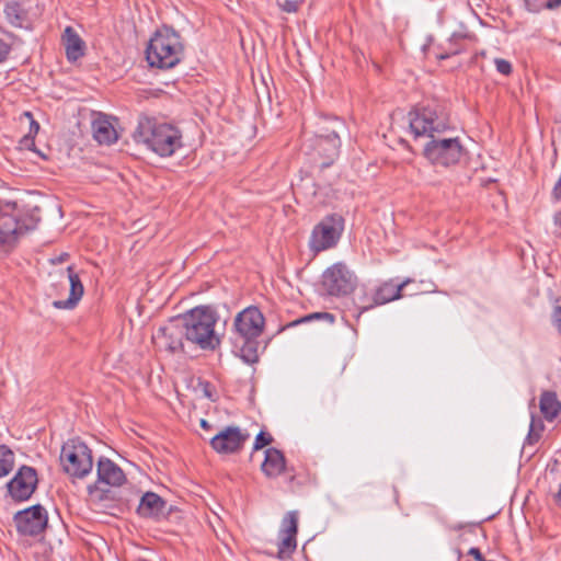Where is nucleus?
<instances>
[{
  "label": "nucleus",
  "instance_id": "1",
  "mask_svg": "<svg viewBox=\"0 0 561 561\" xmlns=\"http://www.w3.org/2000/svg\"><path fill=\"white\" fill-rule=\"evenodd\" d=\"M409 125L415 137L426 136L431 139L423 149L431 164L448 168L459 163L466 151L459 138L438 136L453 129L449 112L444 104L432 102L415 106L409 112Z\"/></svg>",
  "mask_w": 561,
  "mask_h": 561
},
{
  "label": "nucleus",
  "instance_id": "2",
  "mask_svg": "<svg viewBox=\"0 0 561 561\" xmlns=\"http://www.w3.org/2000/svg\"><path fill=\"white\" fill-rule=\"evenodd\" d=\"M264 327L265 318L255 306H250L236 316L232 343L245 364L252 365L259 362V337Z\"/></svg>",
  "mask_w": 561,
  "mask_h": 561
},
{
  "label": "nucleus",
  "instance_id": "3",
  "mask_svg": "<svg viewBox=\"0 0 561 561\" xmlns=\"http://www.w3.org/2000/svg\"><path fill=\"white\" fill-rule=\"evenodd\" d=\"M138 144L146 145L160 157H171L183 147L181 130L170 124H158L154 119L140 118L133 134Z\"/></svg>",
  "mask_w": 561,
  "mask_h": 561
},
{
  "label": "nucleus",
  "instance_id": "4",
  "mask_svg": "<svg viewBox=\"0 0 561 561\" xmlns=\"http://www.w3.org/2000/svg\"><path fill=\"white\" fill-rule=\"evenodd\" d=\"M179 317L186 342L202 350H215L219 345V336L215 333L217 314L210 307L198 306Z\"/></svg>",
  "mask_w": 561,
  "mask_h": 561
},
{
  "label": "nucleus",
  "instance_id": "5",
  "mask_svg": "<svg viewBox=\"0 0 561 561\" xmlns=\"http://www.w3.org/2000/svg\"><path fill=\"white\" fill-rule=\"evenodd\" d=\"M184 58V44L181 35L171 26L158 28L146 48V59L150 67L172 69Z\"/></svg>",
  "mask_w": 561,
  "mask_h": 561
},
{
  "label": "nucleus",
  "instance_id": "6",
  "mask_svg": "<svg viewBox=\"0 0 561 561\" xmlns=\"http://www.w3.org/2000/svg\"><path fill=\"white\" fill-rule=\"evenodd\" d=\"M39 220L35 211L22 216L0 210V249H12L21 236L36 228Z\"/></svg>",
  "mask_w": 561,
  "mask_h": 561
},
{
  "label": "nucleus",
  "instance_id": "7",
  "mask_svg": "<svg viewBox=\"0 0 561 561\" xmlns=\"http://www.w3.org/2000/svg\"><path fill=\"white\" fill-rule=\"evenodd\" d=\"M344 229V219L341 215L331 214L325 216L317 226H314L309 245L314 252H321L333 248Z\"/></svg>",
  "mask_w": 561,
  "mask_h": 561
},
{
  "label": "nucleus",
  "instance_id": "8",
  "mask_svg": "<svg viewBox=\"0 0 561 561\" xmlns=\"http://www.w3.org/2000/svg\"><path fill=\"white\" fill-rule=\"evenodd\" d=\"M355 274L344 263H335L322 274V289L329 296H347L356 287Z\"/></svg>",
  "mask_w": 561,
  "mask_h": 561
},
{
  "label": "nucleus",
  "instance_id": "9",
  "mask_svg": "<svg viewBox=\"0 0 561 561\" xmlns=\"http://www.w3.org/2000/svg\"><path fill=\"white\" fill-rule=\"evenodd\" d=\"M96 473L98 482L88 485V492L99 501L107 499L106 493L110 492L108 490L102 489L100 484L119 486L126 480L124 471L114 461L106 457L99 458L96 462Z\"/></svg>",
  "mask_w": 561,
  "mask_h": 561
},
{
  "label": "nucleus",
  "instance_id": "10",
  "mask_svg": "<svg viewBox=\"0 0 561 561\" xmlns=\"http://www.w3.org/2000/svg\"><path fill=\"white\" fill-rule=\"evenodd\" d=\"M13 522L20 535L35 537L45 530L48 516L46 510L36 504L16 512Z\"/></svg>",
  "mask_w": 561,
  "mask_h": 561
},
{
  "label": "nucleus",
  "instance_id": "11",
  "mask_svg": "<svg viewBox=\"0 0 561 561\" xmlns=\"http://www.w3.org/2000/svg\"><path fill=\"white\" fill-rule=\"evenodd\" d=\"M38 483L37 472L33 467L22 466L7 483L8 495L14 502L27 501Z\"/></svg>",
  "mask_w": 561,
  "mask_h": 561
},
{
  "label": "nucleus",
  "instance_id": "12",
  "mask_svg": "<svg viewBox=\"0 0 561 561\" xmlns=\"http://www.w3.org/2000/svg\"><path fill=\"white\" fill-rule=\"evenodd\" d=\"M3 13L12 26L26 30L32 27L39 14L34 0H9L4 4Z\"/></svg>",
  "mask_w": 561,
  "mask_h": 561
},
{
  "label": "nucleus",
  "instance_id": "13",
  "mask_svg": "<svg viewBox=\"0 0 561 561\" xmlns=\"http://www.w3.org/2000/svg\"><path fill=\"white\" fill-rule=\"evenodd\" d=\"M298 511L287 512L278 530V542L277 558L279 560L289 559L297 548V534H298Z\"/></svg>",
  "mask_w": 561,
  "mask_h": 561
},
{
  "label": "nucleus",
  "instance_id": "14",
  "mask_svg": "<svg viewBox=\"0 0 561 561\" xmlns=\"http://www.w3.org/2000/svg\"><path fill=\"white\" fill-rule=\"evenodd\" d=\"M180 317H175L168 324L160 327L152 335L154 343L174 354L184 352L185 334Z\"/></svg>",
  "mask_w": 561,
  "mask_h": 561
},
{
  "label": "nucleus",
  "instance_id": "15",
  "mask_svg": "<svg viewBox=\"0 0 561 561\" xmlns=\"http://www.w3.org/2000/svg\"><path fill=\"white\" fill-rule=\"evenodd\" d=\"M249 437V433L242 432L238 426H227L210 439V446L221 455L236 454L243 448Z\"/></svg>",
  "mask_w": 561,
  "mask_h": 561
},
{
  "label": "nucleus",
  "instance_id": "16",
  "mask_svg": "<svg viewBox=\"0 0 561 561\" xmlns=\"http://www.w3.org/2000/svg\"><path fill=\"white\" fill-rule=\"evenodd\" d=\"M412 282L413 280L411 278H407L400 284L394 283L392 279L382 283L375 289V293L371 297V302H369L368 305L358 306V317L363 312L370 310L376 306H381L390 301L400 299L401 297H403V289Z\"/></svg>",
  "mask_w": 561,
  "mask_h": 561
},
{
  "label": "nucleus",
  "instance_id": "17",
  "mask_svg": "<svg viewBox=\"0 0 561 561\" xmlns=\"http://www.w3.org/2000/svg\"><path fill=\"white\" fill-rule=\"evenodd\" d=\"M93 465L92 449L80 437H72V478L83 479L91 474Z\"/></svg>",
  "mask_w": 561,
  "mask_h": 561
},
{
  "label": "nucleus",
  "instance_id": "18",
  "mask_svg": "<svg viewBox=\"0 0 561 561\" xmlns=\"http://www.w3.org/2000/svg\"><path fill=\"white\" fill-rule=\"evenodd\" d=\"M330 135H324L323 138H316V145L313 149L317 151L319 157L323 159L321 162L322 168L330 167L334 160L339 157L341 140L340 136L335 135V130H331Z\"/></svg>",
  "mask_w": 561,
  "mask_h": 561
},
{
  "label": "nucleus",
  "instance_id": "19",
  "mask_svg": "<svg viewBox=\"0 0 561 561\" xmlns=\"http://www.w3.org/2000/svg\"><path fill=\"white\" fill-rule=\"evenodd\" d=\"M167 502L153 492H146L138 504L137 513L145 518L159 519L164 516Z\"/></svg>",
  "mask_w": 561,
  "mask_h": 561
},
{
  "label": "nucleus",
  "instance_id": "20",
  "mask_svg": "<svg viewBox=\"0 0 561 561\" xmlns=\"http://www.w3.org/2000/svg\"><path fill=\"white\" fill-rule=\"evenodd\" d=\"M286 468V459L284 454L274 447L265 450L264 461L261 465L262 472L271 479L280 476Z\"/></svg>",
  "mask_w": 561,
  "mask_h": 561
},
{
  "label": "nucleus",
  "instance_id": "21",
  "mask_svg": "<svg viewBox=\"0 0 561 561\" xmlns=\"http://www.w3.org/2000/svg\"><path fill=\"white\" fill-rule=\"evenodd\" d=\"M90 133L100 145H111L118 138L113 124L110 122L108 117L102 113L99 115Z\"/></svg>",
  "mask_w": 561,
  "mask_h": 561
},
{
  "label": "nucleus",
  "instance_id": "22",
  "mask_svg": "<svg viewBox=\"0 0 561 561\" xmlns=\"http://www.w3.org/2000/svg\"><path fill=\"white\" fill-rule=\"evenodd\" d=\"M540 411L547 421H553L561 411V402L552 391H545L540 396Z\"/></svg>",
  "mask_w": 561,
  "mask_h": 561
},
{
  "label": "nucleus",
  "instance_id": "23",
  "mask_svg": "<svg viewBox=\"0 0 561 561\" xmlns=\"http://www.w3.org/2000/svg\"><path fill=\"white\" fill-rule=\"evenodd\" d=\"M77 128L81 136L91 131L95 121L98 119L100 112H95L89 107L80 106L77 110Z\"/></svg>",
  "mask_w": 561,
  "mask_h": 561
},
{
  "label": "nucleus",
  "instance_id": "24",
  "mask_svg": "<svg viewBox=\"0 0 561 561\" xmlns=\"http://www.w3.org/2000/svg\"><path fill=\"white\" fill-rule=\"evenodd\" d=\"M340 129H344V124L337 117L322 116L317 123V130L314 131L316 138H323L324 135L331 136V130H335V135H339Z\"/></svg>",
  "mask_w": 561,
  "mask_h": 561
},
{
  "label": "nucleus",
  "instance_id": "25",
  "mask_svg": "<svg viewBox=\"0 0 561 561\" xmlns=\"http://www.w3.org/2000/svg\"><path fill=\"white\" fill-rule=\"evenodd\" d=\"M23 118H26L28 122V133L23 136L20 144L27 149H32L35 145L34 137L39 130V124L34 119L31 112H24L21 116V119Z\"/></svg>",
  "mask_w": 561,
  "mask_h": 561
},
{
  "label": "nucleus",
  "instance_id": "26",
  "mask_svg": "<svg viewBox=\"0 0 561 561\" xmlns=\"http://www.w3.org/2000/svg\"><path fill=\"white\" fill-rule=\"evenodd\" d=\"M15 456L5 445H0V478L8 476L14 468Z\"/></svg>",
  "mask_w": 561,
  "mask_h": 561
},
{
  "label": "nucleus",
  "instance_id": "27",
  "mask_svg": "<svg viewBox=\"0 0 561 561\" xmlns=\"http://www.w3.org/2000/svg\"><path fill=\"white\" fill-rule=\"evenodd\" d=\"M88 54V45L82 37L72 31V67L77 64L78 59Z\"/></svg>",
  "mask_w": 561,
  "mask_h": 561
},
{
  "label": "nucleus",
  "instance_id": "28",
  "mask_svg": "<svg viewBox=\"0 0 561 561\" xmlns=\"http://www.w3.org/2000/svg\"><path fill=\"white\" fill-rule=\"evenodd\" d=\"M319 319H323V320H327L329 321L330 323H333L335 318L332 313H329V312H313V313H310L308 316H305L300 319H297L293 322H290L288 324V327H295V325H298L300 323H305V322H310L312 320H319Z\"/></svg>",
  "mask_w": 561,
  "mask_h": 561
},
{
  "label": "nucleus",
  "instance_id": "29",
  "mask_svg": "<svg viewBox=\"0 0 561 561\" xmlns=\"http://www.w3.org/2000/svg\"><path fill=\"white\" fill-rule=\"evenodd\" d=\"M538 424L539 430H536V419L533 416L529 426V433L526 437V445H534L540 439L541 433L543 431V424L541 421H538Z\"/></svg>",
  "mask_w": 561,
  "mask_h": 561
},
{
  "label": "nucleus",
  "instance_id": "30",
  "mask_svg": "<svg viewBox=\"0 0 561 561\" xmlns=\"http://www.w3.org/2000/svg\"><path fill=\"white\" fill-rule=\"evenodd\" d=\"M84 294V288L78 275L72 274V308L79 302Z\"/></svg>",
  "mask_w": 561,
  "mask_h": 561
},
{
  "label": "nucleus",
  "instance_id": "31",
  "mask_svg": "<svg viewBox=\"0 0 561 561\" xmlns=\"http://www.w3.org/2000/svg\"><path fill=\"white\" fill-rule=\"evenodd\" d=\"M273 442V437L270 433L261 431L254 440L253 451L260 450L266 446H268Z\"/></svg>",
  "mask_w": 561,
  "mask_h": 561
},
{
  "label": "nucleus",
  "instance_id": "32",
  "mask_svg": "<svg viewBox=\"0 0 561 561\" xmlns=\"http://www.w3.org/2000/svg\"><path fill=\"white\" fill-rule=\"evenodd\" d=\"M494 64H495L496 70L501 75L510 76L512 73L513 68H512V64L508 60L502 59V58H495Z\"/></svg>",
  "mask_w": 561,
  "mask_h": 561
},
{
  "label": "nucleus",
  "instance_id": "33",
  "mask_svg": "<svg viewBox=\"0 0 561 561\" xmlns=\"http://www.w3.org/2000/svg\"><path fill=\"white\" fill-rule=\"evenodd\" d=\"M60 465L65 472H70V449L64 444L60 451Z\"/></svg>",
  "mask_w": 561,
  "mask_h": 561
},
{
  "label": "nucleus",
  "instance_id": "34",
  "mask_svg": "<svg viewBox=\"0 0 561 561\" xmlns=\"http://www.w3.org/2000/svg\"><path fill=\"white\" fill-rule=\"evenodd\" d=\"M299 5H300V3L297 0H285L283 3H279L280 9L287 13L297 12L299 9Z\"/></svg>",
  "mask_w": 561,
  "mask_h": 561
},
{
  "label": "nucleus",
  "instance_id": "35",
  "mask_svg": "<svg viewBox=\"0 0 561 561\" xmlns=\"http://www.w3.org/2000/svg\"><path fill=\"white\" fill-rule=\"evenodd\" d=\"M524 2L527 11L533 13H538L545 9V2H540L539 0H524Z\"/></svg>",
  "mask_w": 561,
  "mask_h": 561
},
{
  "label": "nucleus",
  "instance_id": "36",
  "mask_svg": "<svg viewBox=\"0 0 561 561\" xmlns=\"http://www.w3.org/2000/svg\"><path fill=\"white\" fill-rule=\"evenodd\" d=\"M70 25L66 26L64 30V33L61 35V44L65 49V56L66 58H69V42H70Z\"/></svg>",
  "mask_w": 561,
  "mask_h": 561
},
{
  "label": "nucleus",
  "instance_id": "37",
  "mask_svg": "<svg viewBox=\"0 0 561 561\" xmlns=\"http://www.w3.org/2000/svg\"><path fill=\"white\" fill-rule=\"evenodd\" d=\"M11 51V44L0 38V64L5 61Z\"/></svg>",
  "mask_w": 561,
  "mask_h": 561
},
{
  "label": "nucleus",
  "instance_id": "38",
  "mask_svg": "<svg viewBox=\"0 0 561 561\" xmlns=\"http://www.w3.org/2000/svg\"><path fill=\"white\" fill-rule=\"evenodd\" d=\"M552 323L557 328L558 332L561 333V306H556L551 314Z\"/></svg>",
  "mask_w": 561,
  "mask_h": 561
},
{
  "label": "nucleus",
  "instance_id": "39",
  "mask_svg": "<svg viewBox=\"0 0 561 561\" xmlns=\"http://www.w3.org/2000/svg\"><path fill=\"white\" fill-rule=\"evenodd\" d=\"M69 259V254L67 252H62L58 255H54L48 259V262L53 265H58V264H61L66 261H68Z\"/></svg>",
  "mask_w": 561,
  "mask_h": 561
},
{
  "label": "nucleus",
  "instance_id": "40",
  "mask_svg": "<svg viewBox=\"0 0 561 561\" xmlns=\"http://www.w3.org/2000/svg\"><path fill=\"white\" fill-rule=\"evenodd\" d=\"M550 495L553 504L557 507L561 508V482L559 483L558 489L556 491H552Z\"/></svg>",
  "mask_w": 561,
  "mask_h": 561
},
{
  "label": "nucleus",
  "instance_id": "41",
  "mask_svg": "<svg viewBox=\"0 0 561 561\" xmlns=\"http://www.w3.org/2000/svg\"><path fill=\"white\" fill-rule=\"evenodd\" d=\"M53 306L57 309H69L70 308V295L68 296L67 299L53 301Z\"/></svg>",
  "mask_w": 561,
  "mask_h": 561
},
{
  "label": "nucleus",
  "instance_id": "42",
  "mask_svg": "<svg viewBox=\"0 0 561 561\" xmlns=\"http://www.w3.org/2000/svg\"><path fill=\"white\" fill-rule=\"evenodd\" d=\"M468 554L473 557L476 561H484L485 558L482 556L479 548L472 547L469 549Z\"/></svg>",
  "mask_w": 561,
  "mask_h": 561
},
{
  "label": "nucleus",
  "instance_id": "43",
  "mask_svg": "<svg viewBox=\"0 0 561 561\" xmlns=\"http://www.w3.org/2000/svg\"><path fill=\"white\" fill-rule=\"evenodd\" d=\"M461 51V48L458 47V46H455V47H451L448 51H446L445 54H440L438 55V58L439 59H446V58H449L450 56L453 55H457Z\"/></svg>",
  "mask_w": 561,
  "mask_h": 561
},
{
  "label": "nucleus",
  "instance_id": "44",
  "mask_svg": "<svg viewBox=\"0 0 561 561\" xmlns=\"http://www.w3.org/2000/svg\"><path fill=\"white\" fill-rule=\"evenodd\" d=\"M561 7V0H547L545 2V9L556 10Z\"/></svg>",
  "mask_w": 561,
  "mask_h": 561
},
{
  "label": "nucleus",
  "instance_id": "45",
  "mask_svg": "<svg viewBox=\"0 0 561 561\" xmlns=\"http://www.w3.org/2000/svg\"><path fill=\"white\" fill-rule=\"evenodd\" d=\"M553 222L556 226L561 227V210L554 214Z\"/></svg>",
  "mask_w": 561,
  "mask_h": 561
},
{
  "label": "nucleus",
  "instance_id": "46",
  "mask_svg": "<svg viewBox=\"0 0 561 561\" xmlns=\"http://www.w3.org/2000/svg\"><path fill=\"white\" fill-rule=\"evenodd\" d=\"M462 38H465V36H463V35H460V34H454V35L450 37V44H454V43H455V44H457V42H458L459 39H462Z\"/></svg>",
  "mask_w": 561,
  "mask_h": 561
},
{
  "label": "nucleus",
  "instance_id": "47",
  "mask_svg": "<svg viewBox=\"0 0 561 561\" xmlns=\"http://www.w3.org/2000/svg\"><path fill=\"white\" fill-rule=\"evenodd\" d=\"M201 426L204 427V428H208L209 427V425H208L206 420H202L201 421Z\"/></svg>",
  "mask_w": 561,
  "mask_h": 561
},
{
  "label": "nucleus",
  "instance_id": "48",
  "mask_svg": "<svg viewBox=\"0 0 561 561\" xmlns=\"http://www.w3.org/2000/svg\"><path fill=\"white\" fill-rule=\"evenodd\" d=\"M66 272H67V274H68V278L70 279V266H68V267L66 268Z\"/></svg>",
  "mask_w": 561,
  "mask_h": 561
},
{
  "label": "nucleus",
  "instance_id": "49",
  "mask_svg": "<svg viewBox=\"0 0 561 561\" xmlns=\"http://www.w3.org/2000/svg\"><path fill=\"white\" fill-rule=\"evenodd\" d=\"M538 421H539V420H536V430H539Z\"/></svg>",
  "mask_w": 561,
  "mask_h": 561
},
{
  "label": "nucleus",
  "instance_id": "50",
  "mask_svg": "<svg viewBox=\"0 0 561 561\" xmlns=\"http://www.w3.org/2000/svg\"><path fill=\"white\" fill-rule=\"evenodd\" d=\"M135 561H148V560H146V559H137Z\"/></svg>",
  "mask_w": 561,
  "mask_h": 561
},
{
  "label": "nucleus",
  "instance_id": "51",
  "mask_svg": "<svg viewBox=\"0 0 561 561\" xmlns=\"http://www.w3.org/2000/svg\"><path fill=\"white\" fill-rule=\"evenodd\" d=\"M70 54H72V50H70V49H69V55H70ZM67 59L70 61V57H69V58H67Z\"/></svg>",
  "mask_w": 561,
  "mask_h": 561
}]
</instances>
